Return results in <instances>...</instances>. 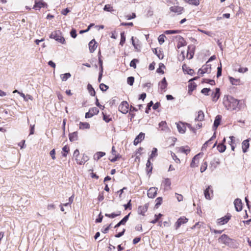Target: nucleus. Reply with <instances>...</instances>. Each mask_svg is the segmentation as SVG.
<instances>
[{"label":"nucleus","instance_id":"obj_1","mask_svg":"<svg viewBox=\"0 0 251 251\" xmlns=\"http://www.w3.org/2000/svg\"><path fill=\"white\" fill-rule=\"evenodd\" d=\"M239 101L233 97L225 96L223 99V104L225 107L229 110H235L239 105Z\"/></svg>","mask_w":251,"mask_h":251},{"label":"nucleus","instance_id":"obj_2","mask_svg":"<svg viewBox=\"0 0 251 251\" xmlns=\"http://www.w3.org/2000/svg\"><path fill=\"white\" fill-rule=\"evenodd\" d=\"M195 50V46L193 45H190L188 46L186 52L182 51L179 57V60L183 61L185 58L191 59L193 57Z\"/></svg>","mask_w":251,"mask_h":251},{"label":"nucleus","instance_id":"obj_3","mask_svg":"<svg viewBox=\"0 0 251 251\" xmlns=\"http://www.w3.org/2000/svg\"><path fill=\"white\" fill-rule=\"evenodd\" d=\"M50 38L54 39L62 44L65 43V40L62 36V33L60 30H55L51 32L50 35Z\"/></svg>","mask_w":251,"mask_h":251},{"label":"nucleus","instance_id":"obj_4","mask_svg":"<svg viewBox=\"0 0 251 251\" xmlns=\"http://www.w3.org/2000/svg\"><path fill=\"white\" fill-rule=\"evenodd\" d=\"M186 125L192 131L195 132V129L190 124H186L179 122L176 124V126L178 129V131L180 133H184L186 131Z\"/></svg>","mask_w":251,"mask_h":251},{"label":"nucleus","instance_id":"obj_5","mask_svg":"<svg viewBox=\"0 0 251 251\" xmlns=\"http://www.w3.org/2000/svg\"><path fill=\"white\" fill-rule=\"evenodd\" d=\"M211 71V65L210 64H208V62L203 65L202 67L198 71V74L200 75H202L204 74H209Z\"/></svg>","mask_w":251,"mask_h":251},{"label":"nucleus","instance_id":"obj_6","mask_svg":"<svg viewBox=\"0 0 251 251\" xmlns=\"http://www.w3.org/2000/svg\"><path fill=\"white\" fill-rule=\"evenodd\" d=\"M121 158V155H120V154L116 151L115 147L113 146L112 148L111 155L109 156V160L111 162H115Z\"/></svg>","mask_w":251,"mask_h":251},{"label":"nucleus","instance_id":"obj_7","mask_svg":"<svg viewBox=\"0 0 251 251\" xmlns=\"http://www.w3.org/2000/svg\"><path fill=\"white\" fill-rule=\"evenodd\" d=\"M119 110L123 114H126L129 111V104L126 101H122L119 106Z\"/></svg>","mask_w":251,"mask_h":251},{"label":"nucleus","instance_id":"obj_8","mask_svg":"<svg viewBox=\"0 0 251 251\" xmlns=\"http://www.w3.org/2000/svg\"><path fill=\"white\" fill-rule=\"evenodd\" d=\"M231 215L229 213H227L224 217L220 218L217 220V224L218 225L221 226L226 224L229 220L231 219Z\"/></svg>","mask_w":251,"mask_h":251},{"label":"nucleus","instance_id":"obj_9","mask_svg":"<svg viewBox=\"0 0 251 251\" xmlns=\"http://www.w3.org/2000/svg\"><path fill=\"white\" fill-rule=\"evenodd\" d=\"M48 4L43 0H35L33 8L35 10H39L42 7H47Z\"/></svg>","mask_w":251,"mask_h":251},{"label":"nucleus","instance_id":"obj_10","mask_svg":"<svg viewBox=\"0 0 251 251\" xmlns=\"http://www.w3.org/2000/svg\"><path fill=\"white\" fill-rule=\"evenodd\" d=\"M177 153H184L187 155L191 151L190 148L188 146H181L176 149Z\"/></svg>","mask_w":251,"mask_h":251},{"label":"nucleus","instance_id":"obj_11","mask_svg":"<svg viewBox=\"0 0 251 251\" xmlns=\"http://www.w3.org/2000/svg\"><path fill=\"white\" fill-rule=\"evenodd\" d=\"M220 89L216 88L215 91L213 92L211 94V99L213 102H216L220 97Z\"/></svg>","mask_w":251,"mask_h":251},{"label":"nucleus","instance_id":"obj_12","mask_svg":"<svg viewBox=\"0 0 251 251\" xmlns=\"http://www.w3.org/2000/svg\"><path fill=\"white\" fill-rule=\"evenodd\" d=\"M171 12L176 13L178 15L181 14L184 12V8L181 6L174 5L170 7Z\"/></svg>","mask_w":251,"mask_h":251},{"label":"nucleus","instance_id":"obj_13","mask_svg":"<svg viewBox=\"0 0 251 251\" xmlns=\"http://www.w3.org/2000/svg\"><path fill=\"white\" fill-rule=\"evenodd\" d=\"M204 196L207 200H210L213 196V191L211 186H208L204 190Z\"/></svg>","mask_w":251,"mask_h":251},{"label":"nucleus","instance_id":"obj_14","mask_svg":"<svg viewBox=\"0 0 251 251\" xmlns=\"http://www.w3.org/2000/svg\"><path fill=\"white\" fill-rule=\"evenodd\" d=\"M219 242L224 244L225 245H229L230 241H231L230 239L227 235L223 234L218 239Z\"/></svg>","mask_w":251,"mask_h":251},{"label":"nucleus","instance_id":"obj_15","mask_svg":"<svg viewBox=\"0 0 251 251\" xmlns=\"http://www.w3.org/2000/svg\"><path fill=\"white\" fill-rule=\"evenodd\" d=\"M188 221V219L185 217L183 216L180 217L175 224L176 229H178L181 226V225L187 223Z\"/></svg>","mask_w":251,"mask_h":251},{"label":"nucleus","instance_id":"obj_16","mask_svg":"<svg viewBox=\"0 0 251 251\" xmlns=\"http://www.w3.org/2000/svg\"><path fill=\"white\" fill-rule=\"evenodd\" d=\"M201 154L199 153L196 155L192 159V160L190 163V166L192 168H195L198 166L200 162V159L201 157Z\"/></svg>","mask_w":251,"mask_h":251},{"label":"nucleus","instance_id":"obj_17","mask_svg":"<svg viewBox=\"0 0 251 251\" xmlns=\"http://www.w3.org/2000/svg\"><path fill=\"white\" fill-rule=\"evenodd\" d=\"M89 159L88 156L85 154H83L81 156L79 157L75 158L76 163L79 165L84 164Z\"/></svg>","mask_w":251,"mask_h":251},{"label":"nucleus","instance_id":"obj_18","mask_svg":"<svg viewBox=\"0 0 251 251\" xmlns=\"http://www.w3.org/2000/svg\"><path fill=\"white\" fill-rule=\"evenodd\" d=\"M89 49L91 53L95 51L98 47V44L95 39L92 40L89 43Z\"/></svg>","mask_w":251,"mask_h":251},{"label":"nucleus","instance_id":"obj_19","mask_svg":"<svg viewBox=\"0 0 251 251\" xmlns=\"http://www.w3.org/2000/svg\"><path fill=\"white\" fill-rule=\"evenodd\" d=\"M145 138V133L140 132L139 134L135 138L134 140L133 144L137 146L139 143H141Z\"/></svg>","mask_w":251,"mask_h":251},{"label":"nucleus","instance_id":"obj_20","mask_svg":"<svg viewBox=\"0 0 251 251\" xmlns=\"http://www.w3.org/2000/svg\"><path fill=\"white\" fill-rule=\"evenodd\" d=\"M127 188L124 187L123 189L118 191L117 192V197L118 196L119 198L121 200L125 199L126 196V193H125V191L126 190L127 191Z\"/></svg>","mask_w":251,"mask_h":251},{"label":"nucleus","instance_id":"obj_21","mask_svg":"<svg viewBox=\"0 0 251 251\" xmlns=\"http://www.w3.org/2000/svg\"><path fill=\"white\" fill-rule=\"evenodd\" d=\"M157 188L155 187L151 188L148 191V196L149 198H153L157 194Z\"/></svg>","mask_w":251,"mask_h":251},{"label":"nucleus","instance_id":"obj_22","mask_svg":"<svg viewBox=\"0 0 251 251\" xmlns=\"http://www.w3.org/2000/svg\"><path fill=\"white\" fill-rule=\"evenodd\" d=\"M171 182L169 178H165L163 181L162 186L164 190H168L171 189Z\"/></svg>","mask_w":251,"mask_h":251},{"label":"nucleus","instance_id":"obj_23","mask_svg":"<svg viewBox=\"0 0 251 251\" xmlns=\"http://www.w3.org/2000/svg\"><path fill=\"white\" fill-rule=\"evenodd\" d=\"M147 205H140L138 208V212L139 214L145 215V213L147 211Z\"/></svg>","mask_w":251,"mask_h":251},{"label":"nucleus","instance_id":"obj_24","mask_svg":"<svg viewBox=\"0 0 251 251\" xmlns=\"http://www.w3.org/2000/svg\"><path fill=\"white\" fill-rule=\"evenodd\" d=\"M159 85L161 91H165V89L167 86V82L165 77H164L163 79L159 82Z\"/></svg>","mask_w":251,"mask_h":251},{"label":"nucleus","instance_id":"obj_25","mask_svg":"<svg viewBox=\"0 0 251 251\" xmlns=\"http://www.w3.org/2000/svg\"><path fill=\"white\" fill-rule=\"evenodd\" d=\"M69 140L71 142H74L78 139V132L75 131L69 134Z\"/></svg>","mask_w":251,"mask_h":251},{"label":"nucleus","instance_id":"obj_26","mask_svg":"<svg viewBox=\"0 0 251 251\" xmlns=\"http://www.w3.org/2000/svg\"><path fill=\"white\" fill-rule=\"evenodd\" d=\"M221 120L222 116L218 115L216 116L213 124V126L215 129H216L218 126L220 125Z\"/></svg>","mask_w":251,"mask_h":251},{"label":"nucleus","instance_id":"obj_27","mask_svg":"<svg viewBox=\"0 0 251 251\" xmlns=\"http://www.w3.org/2000/svg\"><path fill=\"white\" fill-rule=\"evenodd\" d=\"M153 52L157 55L159 59H162L163 58L164 54L160 49H154Z\"/></svg>","mask_w":251,"mask_h":251},{"label":"nucleus","instance_id":"obj_28","mask_svg":"<svg viewBox=\"0 0 251 251\" xmlns=\"http://www.w3.org/2000/svg\"><path fill=\"white\" fill-rule=\"evenodd\" d=\"M159 128L161 131H166L169 130V127L166 121H161L159 123Z\"/></svg>","mask_w":251,"mask_h":251},{"label":"nucleus","instance_id":"obj_29","mask_svg":"<svg viewBox=\"0 0 251 251\" xmlns=\"http://www.w3.org/2000/svg\"><path fill=\"white\" fill-rule=\"evenodd\" d=\"M204 119V114L202 110H200L198 112V115L195 118L196 121H202Z\"/></svg>","mask_w":251,"mask_h":251},{"label":"nucleus","instance_id":"obj_30","mask_svg":"<svg viewBox=\"0 0 251 251\" xmlns=\"http://www.w3.org/2000/svg\"><path fill=\"white\" fill-rule=\"evenodd\" d=\"M250 143L249 140L247 139L242 142V150L244 152H246L247 151V150L249 148Z\"/></svg>","mask_w":251,"mask_h":251},{"label":"nucleus","instance_id":"obj_31","mask_svg":"<svg viewBox=\"0 0 251 251\" xmlns=\"http://www.w3.org/2000/svg\"><path fill=\"white\" fill-rule=\"evenodd\" d=\"M229 79L230 82V83L232 85H239L241 82V80L239 78H234L233 77L230 76L229 77Z\"/></svg>","mask_w":251,"mask_h":251},{"label":"nucleus","instance_id":"obj_32","mask_svg":"<svg viewBox=\"0 0 251 251\" xmlns=\"http://www.w3.org/2000/svg\"><path fill=\"white\" fill-rule=\"evenodd\" d=\"M90 126L88 123L87 122H80L79 128L81 129H89Z\"/></svg>","mask_w":251,"mask_h":251},{"label":"nucleus","instance_id":"obj_33","mask_svg":"<svg viewBox=\"0 0 251 251\" xmlns=\"http://www.w3.org/2000/svg\"><path fill=\"white\" fill-rule=\"evenodd\" d=\"M151 159L149 158L146 163V171L148 173H151L152 169V164L150 161Z\"/></svg>","mask_w":251,"mask_h":251},{"label":"nucleus","instance_id":"obj_34","mask_svg":"<svg viewBox=\"0 0 251 251\" xmlns=\"http://www.w3.org/2000/svg\"><path fill=\"white\" fill-rule=\"evenodd\" d=\"M62 156L64 157H66L67 155V154L70 151V148L68 145H65L63 148H62Z\"/></svg>","mask_w":251,"mask_h":251},{"label":"nucleus","instance_id":"obj_35","mask_svg":"<svg viewBox=\"0 0 251 251\" xmlns=\"http://www.w3.org/2000/svg\"><path fill=\"white\" fill-rule=\"evenodd\" d=\"M197 87V84L192 81V80H190L189 84L188 85L189 91H193Z\"/></svg>","mask_w":251,"mask_h":251},{"label":"nucleus","instance_id":"obj_36","mask_svg":"<svg viewBox=\"0 0 251 251\" xmlns=\"http://www.w3.org/2000/svg\"><path fill=\"white\" fill-rule=\"evenodd\" d=\"M186 3H189V4L198 6L200 4L199 0H184Z\"/></svg>","mask_w":251,"mask_h":251},{"label":"nucleus","instance_id":"obj_37","mask_svg":"<svg viewBox=\"0 0 251 251\" xmlns=\"http://www.w3.org/2000/svg\"><path fill=\"white\" fill-rule=\"evenodd\" d=\"M217 150L220 152H223L226 150V146L223 143H220L217 145Z\"/></svg>","mask_w":251,"mask_h":251},{"label":"nucleus","instance_id":"obj_38","mask_svg":"<svg viewBox=\"0 0 251 251\" xmlns=\"http://www.w3.org/2000/svg\"><path fill=\"white\" fill-rule=\"evenodd\" d=\"M121 212L120 211H117L116 213H112L111 214L106 213L105 214V216L110 218H114L120 215L121 214Z\"/></svg>","mask_w":251,"mask_h":251},{"label":"nucleus","instance_id":"obj_39","mask_svg":"<svg viewBox=\"0 0 251 251\" xmlns=\"http://www.w3.org/2000/svg\"><path fill=\"white\" fill-rule=\"evenodd\" d=\"M71 76V75L69 73H67L64 74H61L60 75V77L63 81H66L68 78H69Z\"/></svg>","mask_w":251,"mask_h":251},{"label":"nucleus","instance_id":"obj_40","mask_svg":"<svg viewBox=\"0 0 251 251\" xmlns=\"http://www.w3.org/2000/svg\"><path fill=\"white\" fill-rule=\"evenodd\" d=\"M171 156L172 157L173 159L174 160L175 162L177 164H180L181 163V161L180 159L177 157V156L173 152H171Z\"/></svg>","mask_w":251,"mask_h":251},{"label":"nucleus","instance_id":"obj_41","mask_svg":"<svg viewBox=\"0 0 251 251\" xmlns=\"http://www.w3.org/2000/svg\"><path fill=\"white\" fill-rule=\"evenodd\" d=\"M103 10L105 11L112 12L114 11V9L112 6L111 4H106Z\"/></svg>","mask_w":251,"mask_h":251},{"label":"nucleus","instance_id":"obj_42","mask_svg":"<svg viewBox=\"0 0 251 251\" xmlns=\"http://www.w3.org/2000/svg\"><path fill=\"white\" fill-rule=\"evenodd\" d=\"M207 167V161H204L201 165L200 171L201 173H203L204 172Z\"/></svg>","mask_w":251,"mask_h":251},{"label":"nucleus","instance_id":"obj_43","mask_svg":"<svg viewBox=\"0 0 251 251\" xmlns=\"http://www.w3.org/2000/svg\"><path fill=\"white\" fill-rule=\"evenodd\" d=\"M87 87L90 95L92 96H95L96 95V92L92 85L90 84H88Z\"/></svg>","mask_w":251,"mask_h":251},{"label":"nucleus","instance_id":"obj_44","mask_svg":"<svg viewBox=\"0 0 251 251\" xmlns=\"http://www.w3.org/2000/svg\"><path fill=\"white\" fill-rule=\"evenodd\" d=\"M89 111L92 114L93 116L97 115L99 112V109L95 107L90 108Z\"/></svg>","mask_w":251,"mask_h":251},{"label":"nucleus","instance_id":"obj_45","mask_svg":"<svg viewBox=\"0 0 251 251\" xmlns=\"http://www.w3.org/2000/svg\"><path fill=\"white\" fill-rule=\"evenodd\" d=\"M126 42V36L125 35V32H122L121 33V41L120 42V44L121 46H123Z\"/></svg>","mask_w":251,"mask_h":251},{"label":"nucleus","instance_id":"obj_46","mask_svg":"<svg viewBox=\"0 0 251 251\" xmlns=\"http://www.w3.org/2000/svg\"><path fill=\"white\" fill-rule=\"evenodd\" d=\"M103 120L106 123H109L112 121V118L110 117V115H107L104 112H102Z\"/></svg>","mask_w":251,"mask_h":251},{"label":"nucleus","instance_id":"obj_47","mask_svg":"<svg viewBox=\"0 0 251 251\" xmlns=\"http://www.w3.org/2000/svg\"><path fill=\"white\" fill-rule=\"evenodd\" d=\"M139 62V60L137 59H133L130 63V66L133 67L134 69L136 68V63Z\"/></svg>","mask_w":251,"mask_h":251},{"label":"nucleus","instance_id":"obj_48","mask_svg":"<svg viewBox=\"0 0 251 251\" xmlns=\"http://www.w3.org/2000/svg\"><path fill=\"white\" fill-rule=\"evenodd\" d=\"M210 91L211 89L210 88H204L201 90V93L204 95L208 96Z\"/></svg>","mask_w":251,"mask_h":251},{"label":"nucleus","instance_id":"obj_49","mask_svg":"<svg viewBox=\"0 0 251 251\" xmlns=\"http://www.w3.org/2000/svg\"><path fill=\"white\" fill-rule=\"evenodd\" d=\"M130 213H129L128 215H126L123 219H122L119 222L122 225H124L127 221L128 220L129 218Z\"/></svg>","mask_w":251,"mask_h":251},{"label":"nucleus","instance_id":"obj_50","mask_svg":"<svg viewBox=\"0 0 251 251\" xmlns=\"http://www.w3.org/2000/svg\"><path fill=\"white\" fill-rule=\"evenodd\" d=\"M157 149L155 148H153L152 151H151V153L149 158L151 159L153 157L156 156L157 155Z\"/></svg>","mask_w":251,"mask_h":251},{"label":"nucleus","instance_id":"obj_51","mask_svg":"<svg viewBox=\"0 0 251 251\" xmlns=\"http://www.w3.org/2000/svg\"><path fill=\"white\" fill-rule=\"evenodd\" d=\"M154 216L155 218L151 222V223L152 224H155L159 220V219L162 216V215L161 214H159L158 215L155 214Z\"/></svg>","mask_w":251,"mask_h":251},{"label":"nucleus","instance_id":"obj_52","mask_svg":"<svg viewBox=\"0 0 251 251\" xmlns=\"http://www.w3.org/2000/svg\"><path fill=\"white\" fill-rule=\"evenodd\" d=\"M100 88L102 91L104 92L109 88V87L103 83H100Z\"/></svg>","mask_w":251,"mask_h":251},{"label":"nucleus","instance_id":"obj_53","mask_svg":"<svg viewBox=\"0 0 251 251\" xmlns=\"http://www.w3.org/2000/svg\"><path fill=\"white\" fill-rule=\"evenodd\" d=\"M134 82V77L133 76H129L127 79V83L130 85H133Z\"/></svg>","mask_w":251,"mask_h":251},{"label":"nucleus","instance_id":"obj_54","mask_svg":"<svg viewBox=\"0 0 251 251\" xmlns=\"http://www.w3.org/2000/svg\"><path fill=\"white\" fill-rule=\"evenodd\" d=\"M105 153L104 152H101V151H99V152H98L96 154V158L97 160H99V159H100L101 157H102V156H103L104 155H105Z\"/></svg>","mask_w":251,"mask_h":251},{"label":"nucleus","instance_id":"obj_55","mask_svg":"<svg viewBox=\"0 0 251 251\" xmlns=\"http://www.w3.org/2000/svg\"><path fill=\"white\" fill-rule=\"evenodd\" d=\"M165 38V36L163 34H161L159 36L158 40L160 44H162L164 42Z\"/></svg>","mask_w":251,"mask_h":251},{"label":"nucleus","instance_id":"obj_56","mask_svg":"<svg viewBox=\"0 0 251 251\" xmlns=\"http://www.w3.org/2000/svg\"><path fill=\"white\" fill-rule=\"evenodd\" d=\"M162 67L165 68V66H164V65L163 64L160 63L159 64V68L156 70V72L158 73H161V74H164V71L162 69Z\"/></svg>","mask_w":251,"mask_h":251},{"label":"nucleus","instance_id":"obj_57","mask_svg":"<svg viewBox=\"0 0 251 251\" xmlns=\"http://www.w3.org/2000/svg\"><path fill=\"white\" fill-rule=\"evenodd\" d=\"M237 71L240 73H245L248 71V68L247 67H240Z\"/></svg>","mask_w":251,"mask_h":251},{"label":"nucleus","instance_id":"obj_58","mask_svg":"<svg viewBox=\"0 0 251 251\" xmlns=\"http://www.w3.org/2000/svg\"><path fill=\"white\" fill-rule=\"evenodd\" d=\"M103 217V216L101 215V212H100V213L99 214L98 218L96 219V223H101L102 221Z\"/></svg>","mask_w":251,"mask_h":251},{"label":"nucleus","instance_id":"obj_59","mask_svg":"<svg viewBox=\"0 0 251 251\" xmlns=\"http://www.w3.org/2000/svg\"><path fill=\"white\" fill-rule=\"evenodd\" d=\"M71 36L72 38H75L77 36L76 31L75 29L73 28L70 32Z\"/></svg>","mask_w":251,"mask_h":251},{"label":"nucleus","instance_id":"obj_60","mask_svg":"<svg viewBox=\"0 0 251 251\" xmlns=\"http://www.w3.org/2000/svg\"><path fill=\"white\" fill-rule=\"evenodd\" d=\"M213 137H212L211 139H210L209 140H208L207 141H206L202 146V150H206L207 147H208V142H211L212 140H213Z\"/></svg>","mask_w":251,"mask_h":251},{"label":"nucleus","instance_id":"obj_61","mask_svg":"<svg viewBox=\"0 0 251 251\" xmlns=\"http://www.w3.org/2000/svg\"><path fill=\"white\" fill-rule=\"evenodd\" d=\"M202 82L209 83L211 85L215 84V81L214 80H209L208 79H203Z\"/></svg>","mask_w":251,"mask_h":251},{"label":"nucleus","instance_id":"obj_62","mask_svg":"<svg viewBox=\"0 0 251 251\" xmlns=\"http://www.w3.org/2000/svg\"><path fill=\"white\" fill-rule=\"evenodd\" d=\"M218 69V71H217V77H219L221 75H222V64L221 63H220V66H219L217 68Z\"/></svg>","mask_w":251,"mask_h":251},{"label":"nucleus","instance_id":"obj_63","mask_svg":"<svg viewBox=\"0 0 251 251\" xmlns=\"http://www.w3.org/2000/svg\"><path fill=\"white\" fill-rule=\"evenodd\" d=\"M182 70H183V71L185 73H187V72H188L189 71V69H190L186 64H184L183 65H182Z\"/></svg>","mask_w":251,"mask_h":251},{"label":"nucleus","instance_id":"obj_64","mask_svg":"<svg viewBox=\"0 0 251 251\" xmlns=\"http://www.w3.org/2000/svg\"><path fill=\"white\" fill-rule=\"evenodd\" d=\"M176 198L178 201L180 202L183 200V197L182 195L176 193Z\"/></svg>","mask_w":251,"mask_h":251}]
</instances>
